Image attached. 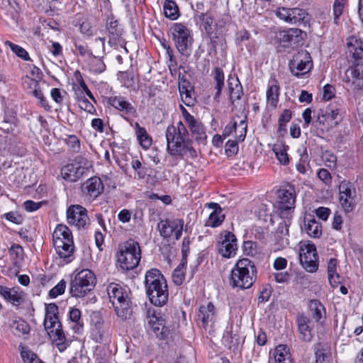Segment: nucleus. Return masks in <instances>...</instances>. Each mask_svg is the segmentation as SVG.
Segmentation results:
<instances>
[{
    "instance_id": "a19ab883",
    "label": "nucleus",
    "mask_w": 363,
    "mask_h": 363,
    "mask_svg": "<svg viewBox=\"0 0 363 363\" xmlns=\"http://www.w3.org/2000/svg\"><path fill=\"white\" fill-rule=\"evenodd\" d=\"M305 230L310 237L319 238L322 234L321 225L315 219L305 220Z\"/></svg>"
},
{
    "instance_id": "13d9d810",
    "label": "nucleus",
    "mask_w": 363,
    "mask_h": 363,
    "mask_svg": "<svg viewBox=\"0 0 363 363\" xmlns=\"http://www.w3.org/2000/svg\"><path fill=\"white\" fill-rule=\"evenodd\" d=\"M347 0H335L333 4L334 21L337 23L338 18L342 15Z\"/></svg>"
},
{
    "instance_id": "423d86ee",
    "label": "nucleus",
    "mask_w": 363,
    "mask_h": 363,
    "mask_svg": "<svg viewBox=\"0 0 363 363\" xmlns=\"http://www.w3.org/2000/svg\"><path fill=\"white\" fill-rule=\"evenodd\" d=\"M140 247L139 244L129 240L124 243L118 253V262L124 270H131L135 268L141 259Z\"/></svg>"
},
{
    "instance_id": "de8ad7c7",
    "label": "nucleus",
    "mask_w": 363,
    "mask_h": 363,
    "mask_svg": "<svg viewBox=\"0 0 363 363\" xmlns=\"http://www.w3.org/2000/svg\"><path fill=\"white\" fill-rule=\"evenodd\" d=\"M213 79L216 82L215 89L216 93L215 98L219 97L224 86V73L220 67H215L213 70Z\"/></svg>"
},
{
    "instance_id": "338daca9",
    "label": "nucleus",
    "mask_w": 363,
    "mask_h": 363,
    "mask_svg": "<svg viewBox=\"0 0 363 363\" xmlns=\"http://www.w3.org/2000/svg\"><path fill=\"white\" fill-rule=\"evenodd\" d=\"M318 177L325 185H330L332 177L330 173L326 169H320L318 172Z\"/></svg>"
},
{
    "instance_id": "58836bf2",
    "label": "nucleus",
    "mask_w": 363,
    "mask_h": 363,
    "mask_svg": "<svg viewBox=\"0 0 363 363\" xmlns=\"http://www.w3.org/2000/svg\"><path fill=\"white\" fill-rule=\"evenodd\" d=\"M135 134L140 145L144 149H148L152 145V138L147 134L145 128L140 126L138 123H135Z\"/></svg>"
},
{
    "instance_id": "49530a36",
    "label": "nucleus",
    "mask_w": 363,
    "mask_h": 363,
    "mask_svg": "<svg viewBox=\"0 0 363 363\" xmlns=\"http://www.w3.org/2000/svg\"><path fill=\"white\" fill-rule=\"evenodd\" d=\"M13 333L18 336L27 335L30 332V326L22 319L13 320L11 325Z\"/></svg>"
},
{
    "instance_id": "dca6fc26",
    "label": "nucleus",
    "mask_w": 363,
    "mask_h": 363,
    "mask_svg": "<svg viewBox=\"0 0 363 363\" xmlns=\"http://www.w3.org/2000/svg\"><path fill=\"white\" fill-rule=\"evenodd\" d=\"M87 161L82 159V161H75L74 163L67 164L61 169V176L63 179L74 182L79 180L86 172Z\"/></svg>"
},
{
    "instance_id": "c03bdc74",
    "label": "nucleus",
    "mask_w": 363,
    "mask_h": 363,
    "mask_svg": "<svg viewBox=\"0 0 363 363\" xmlns=\"http://www.w3.org/2000/svg\"><path fill=\"white\" fill-rule=\"evenodd\" d=\"M118 23L117 21L111 20L107 24L108 35L109 37L108 43L112 45L116 43V41L119 38L121 35V30L118 27Z\"/></svg>"
},
{
    "instance_id": "3c124183",
    "label": "nucleus",
    "mask_w": 363,
    "mask_h": 363,
    "mask_svg": "<svg viewBox=\"0 0 363 363\" xmlns=\"http://www.w3.org/2000/svg\"><path fill=\"white\" fill-rule=\"evenodd\" d=\"M291 16L292 20L291 24H300L301 23H306L308 13L302 9L292 8Z\"/></svg>"
},
{
    "instance_id": "9d476101",
    "label": "nucleus",
    "mask_w": 363,
    "mask_h": 363,
    "mask_svg": "<svg viewBox=\"0 0 363 363\" xmlns=\"http://www.w3.org/2000/svg\"><path fill=\"white\" fill-rule=\"evenodd\" d=\"M289 66L294 76L303 75L308 73L312 67L311 57L307 51L301 50L293 56Z\"/></svg>"
},
{
    "instance_id": "4c0bfd02",
    "label": "nucleus",
    "mask_w": 363,
    "mask_h": 363,
    "mask_svg": "<svg viewBox=\"0 0 363 363\" xmlns=\"http://www.w3.org/2000/svg\"><path fill=\"white\" fill-rule=\"evenodd\" d=\"M191 130V134L195 136V139L198 141H203L206 138L205 129L202 123L194 118L193 121L187 123Z\"/></svg>"
},
{
    "instance_id": "9b49d317",
    "label": "nucleus",
    "mask_w": 363,
    "mask_h": 363,
    "mask_svg": "<svg viewBox=\"0 0 363 363\" xmlns=\"http://www.w3.org/2000/svg\"><path fill=\"white\" fill-rule=\"evenodd\" d=\"M339 200L345 212H351L357 204L356 190L350 182L343 180L339 185Z\"/></svg>"
},
{
    "instance_id": "f3484780",
    "label": "nucleus",
    "mask_w": 363,
    "mask_h": 363,
    "mask_svg": "<svg viewBox=\"0 0 363 363\" xmlns=\"http://www.w3.org/2000/svg\"><path fill=\"white\" fill-rule=\"evenodd\" d=\"M279 209L282 216L288 217L291 211L294 208L296 201V191L294 186L282 188L279 191Z\"/></svg>"
},
{
    "instance_id": "6ab92c4d",
    "label": "nucleus",
    "mask_w": 363,
    "mask_h": 363,
    "mask_svg": "<svg viewBox=\"0 0 363 363\" xmlns=\"http://www.w3.org/2000/svg\"><path fill=\"white\" fill-rule=\"evenodd\" d=\"M214 30L208 33L210 38L211 44L214 50L218 46L224 47L226 44L225 34L227 31L226 22L223 20H219L214 24Z\"/></svg>"
},
{
    "instance_id": "4d7b16f0",
    "label": "nucleus",
    "mask_w": 363,
    "mask_h": 363,
    "mask_svg": "<svg viewBox=\"0 0 363 363\" xmlns=\"http://www.w3.org/2000/svg\"><path fill=\"white\" fill-rule=\"evenodd\" d=\"M291 118V112L289 109H284L282 113L279 117V131L285 130V126L287 123L290 121Z\"/></svg>"
},
{
    "instance_id": "79ce46f5",
    "label": "nucleus",
    "mask_w": 363,
    "mask_h": 363,
    "mask_svg": "<svg viewBox=\"0 0 363 363\" xmlns=\"http://www.w3.org/2000/svg\"><path fill=\"white\" fill-rule=\"evenodd\" d=\"M69 318L74 323L73 330L77 333H81L83 330L84 323L81 320V311L79 309L72 308L69 312Z\"/></svg>"
},
{
    "instance_id": "a18cd8bd",
    "label": "nucleus",
    "mask_w": 363,
    "mask_h": 363,
    "mask_svg": "<svg viewBox=\"0 0 363 363\" xmlns=\"http://www.w3.org/2000/svg\"><path fill=\"white\" fill-rule=\"evenodd\" d=\"M289 226V223L284 220L279 224L276 230L275 237L281 245L288 243Z\"/></svg>"
},
{
    "instance_id": "8fccbe9b",
    "label": "nucleus",
    "mask_w": 363,
    "mask_h": 363,
    "mask_svg": "<svg viewBox=\"0 0 363 363\" xmlns=\"http://www.w3.org/2000/svg\"><path fill=\"white\" fill-rule=\"evenodd\" d=\"M90 57L91 60L89 65L90 71L96 74H100L105 71L106 65L101 57H96L93 55Z\"/></svg>"
},
{
    "instance_id": "7ed1b4c3",
    "label": "nucleus",
    "mask_w": 363,
    "mask_h": 363,
    "mask_svg": "<svg viewBox=\"0 0 363 363\" xmlns=\"http://www.w3.org/2000/svg\"><path fill=\"white\" fill-rule=\"evenodd\" d=\"M257 267L247 258L239 259L231 269L230 285L240 289H250L257 279Z\"/></svg>"
},
{
    "instance_id": "6e6552de",
    "label": "nucleus",
    "mask_w": 363,
    "mask_h": 363,
    "mask_svg": "<svg viewBox=\"0 0 363 363\" xmlns=\"http://www.w3.org/2000/svg\"><path fill=\"white\" fill-rule=\"evenodd\" d=\"M299 260L302 267L308 272H314L318 269V255L315 245L303 244L300 247Z\"/></svg>"
},
{
    "instance_id": "b1692460",
    "label": "nucleus",
    "mask_w": 363,
    "mask_h": 363,
    "mask_svg": "<svg viewBox=\"0 0 363 363\" xmlns=\"http://www.w3.org/2000/svg\"><path fill=\"white\" fill-rule=\"evenodd\" d=\"M296 323L299 338L304 342H311L313 337L312 328L310 326L311 320L306 315L301 314L297 316Z\"/></svg>"
},
{
    "instance_id": "bf43d9fd",
    "label": "nucleus",
    "mask_w": 363,
    "mask_h": 363,
    "mask_svg": "<svg viewBox=\"0 0 363 363\" xmlns=\"http://www.w3.org/2000/svg\"><path fill=\"white\" fill-rule=\"evenodd\" d=\"M65 143L69 147L70 150L77 152L80 149V143L78 138L74 135H68L65 139Z\"/></svg>"
},
{
    "instance_id": "37998d69",
    "label": "nucleus",
    "mask_w": 363,
    "mask_h": 363,
    "mask_svg": "<svg viewBox=\"0 0 363 363\" xmlns=\"http://www.w3.org/2000/svg\"><path fill=\"white\" fill-rule=\"evenodd\" d=\"M18 120L15 116H6L4 120L0 122V129L6 133L13 134L17 126Z\"/></svg>"
},
{
    "instance_id": "5fc2aeb1",
    "label": "nucleus",
    "mask_w": 363,
    "mask_h": 363,
    "mask_svg": "<svg viewBox=\"0 0 363 363\" xmlns=\"http://www.w3.org/2000/svg\"><path fill=\"white\" fill-rule=\"evenodd\" d=\"M247 130V116H245L244 119L241 120L239 124H237V134H235V139L240 142L244 141L246 137Z\"/></svg>"
},
{
    "instance_id": "5701e85b",
    "label": "nucleus",
    "mask_w": 363,
    "mask_h": 363,
    "mask_svg": "<svg viewBox=\"0 0 363 363\" xmlns=\"http://www.w3.org/2000/svg\"><path fill=\"white\" fill-rule=\"evenodd\" d=\"M106 291L113 306L130 298L128 291L118 284L111 283Z\"/></svg>"
},
{
    "instance_id": "a878e982",
    "label": "nucleus",
    "mask_w": 363,
    "mask_h": 363,
    "mask_svg": "<svg viewBox=\"0 0 363 363\" xmlns=\"http://www.w3.org/2000/svg\"><path fill=\"white\" fill-rule=\"evenodd\" d=\"M0 296L13 305L18 306L23 302V293L16 288L0 285Z\"/></svg>"
},
{
    "instance_id": "6e6d98bb",
    "label": "nucleus",
    "mask_w": 363,
    "mask_h": 363,
    "mask_svg": "<svg viewBox=\"0 0 363 363\" xmlns=\"http://www.w3.org/2000/svg\"><path fill=\"white\" fill-rule=\"evenodd\" d=\"M292 8L279 7L276 11V16L281 20L291 23Z\"/></svg>"
},
{
    "instance_id": "e433bc0d",
    "label": "nucleus",
    "mask_w": 363,
    "mask_h": 363,
    "mask_svg": "<svg viewBox=\"0 0 363 363\" xmlns=\"http://www.w3.org/2000/svg\"><path fill=\"white\" fill-rule=\"evenodd\" d=\"M270 85L267 91V103L272 107H276L279 101V86L273 79L269 81Z\"/></svg>"
},
{
    "instance_id": "680f3d73",
    "label": "nucleus",
    "mask_w": 363,
    "mask_h": 363,
    "mask_svg": "<svg viewBox=\"0 0 363 363\" xmlns=\"http://www.w3.org/2000/svg\"><path fill=\"white\" fill-rule=\"evenodd\" d=\"M242 250L245 254L249 256H255L257 252V244L252 241H245L242 245Z\"/></svg>"
},
{
    "instance_id": "e2e57ef3",
    "label": "nucleus",
    "mask_w": 363,
    "mask_h": 363,
    "mask_svg": "<svg viewBox=\"0 0 363 363\" xmlns=\"http://www.w3.org/2000/svg\"><path fill=\"white\" fill-rule=\"evenodd\" d=\"M237 139L235 140H229L225 144V152L228 156H233L238 153V143Z\"/></svg>"
},
{
    "instance_id": "39448f33",
    "label": "nucleus",
    "mask_w": 363,
    "mask_h": 363,
    "mask_svg": "<svg viewBox=\"0 0 363 363\" xmlns=\"http://www.w3.org/2000/svg\"><path fill=\"white\" fill-rule=\"evenodd\" d=\"M96 278L94 273L88 269L77 272L71 281L69 292L72 297L83 298L95 287Z\"/></svg>"
},
{
    "instance_id": "f704fd0d",
    "label": "nucleus",
    "mask_w": 363,
    "mask_h": 363,
    "mask_svg": "<svg viewBox=\"0 0 363 363\" xmlns=\"http://www.w3.org/2000/svg\"><path fill=\"white\" fill-rule=\"evenodd\" d=\"M309 308L311 311L312 317L316 322L324 320L326 318V311L324 306L320 301L313 299L309 303Z\"/></svg>"
},
{
    "instance_id": "393cba45",
    "label": "nucleus",
    "mask_w": 363,
    "mask_h": 363,
    "mask_svg": "<svg viewBox=\"0 0 363 363\" xmlns=\"http://www.w3.org/2000/svg\"><path fill=\"white\" fill-rule=\"evenodd\" d=\"M108 104L117 110L129 116H134L136 113L135 107L121 96L108 98Z\"/></svg>"
},
{
    "instance_id": "7c9ffc66",
    "label": "nucleus",
    "mask_w": 363,
    "mask_h": 363,
    "mask_svg": "<svg viewBox=\"0 0 363 363\" xmlns=\"http://www.w3.org/2000/svg\"><path fill=\"white\" fill-rule=\"evenodd\" d=\"M215 307L212 303H208L206 306H201L197 315L198 321H201L202 326L206 328L209 323H212L215 318Z\"/></svg>"
},
{
    "instance_id": "412c9836",
    "label": "nucleus",
    "mask_w": 363,
    "mask_h": 363,
    "mask_svg": "<svg viewBox=\"0 0 363 363\" xmlns=\"http://www.w3.org/2000/svg\"><path fill=\"white\" fill-rule=\"evenodd\" d=\"M82 190L90 199L94 200L104 191V184L100 178L93 177L82 184Z\"/></svg>"
},
{
    "instance_id": "f8f14e48",
    "label": "nucleus",
    "mask_w": 363,
    "mask_h": 363,
    "mask_svg": "<svg viewBox=\"0 0 363 363\" xmlns=\"http://www.w3.org/2000/svg\"><path fill=\"white\" fill-rule=\"evenodd\" d=\"M67 219L69 225L77 229H85L89 225L87 210L80 205H72L67 208Z\"/></svg>"
},
{
    "instance_id": "09e8293b",
    "label": "nucleus",
    "mask_w": 363,
    "mask_h": 363,
    "mask_svg": "<svg viewBox=\"0 0 363 363\" xmlns=\"http://www.w3.org/2000/svg\"><path fill=\"white\" fill-rule=\"evenodd\" d=\"M164 13L165 17L175 20L179 17V9L173 1L167 0L164 4Z\"/></svg>"
},
{
    "instance_id": "052dcab7",
    "label": "nucleus",
    "mask_w": 363,
    "mask_h": 363,
    "mask_svg": "<svg viewBox=\"0 0 363 363\" xmlns=\"http://www.w3.org/2000/svg\"><path fill=\"white\" fill-rule=\"evenodd\" d=\"M65 289L66 281L64 279H62L55 286H54L49 291V296L51 298H56L57 296L64 294Z\"/></svg>"
},
{
    "instance_id": "ddd939ff",
    "label": "nucleus",
    "mask_w": 363,
    "mask_h": 363,
    "mask_svg": "<svg viewBox=\"0 0 363 363\" xmlns=\"http://www.w3.org/2000/svg\"><path fill=\"white\" fill-rule=\"evenodd\" d=\"M302 35L303 31L298 28H288L277 32L275 40L278 50L281 51V48H288L293 45L298 44L303 40Z\"/></svg>"
},
{
    "instance_id": "f03ea898",
    "label": "nucleus",
    "mask_w": 363,
    "mask_h": 363,
    "mask_svg": "<svg viewBox=\"0 0 363 363\" xmlns=\"http://www.w3.org/2000/svg\"><path fill=\"white\" fill-rule=\"evenodd\" d=\"M145 287L152 304L160 307L167 303L169 297L168 286L159 269L152 268L146 272Z\"/></svg>"
},
{
    "instance_id": "1a4fd4ad",
    "label": "nucleus",
    "mask_w": 363,
    "mask_h": 363,
    "mask_svg": "<svg viewBox=\"0 0 363 363\" xmlns=\"http://www.w3.org/2000/svg\"><path fill=\"white\" fill-rule=\"evenodd\" d=\"M90 333L96 342L101 343L109 339L108 326L99 313L94 312L91 315Z\"/></svg>"
},
{
    "instance_id": "864d4df0",
    "label": "nucleus",
    "mask_w": 363,
    "mask_h": 363,
    "mask_svg": "<svg viewBox=\"0 0 363 363\" xmlns=\"http://www.w3.org/2000/svg\"><path fill=\"white\" fill-rule=\"evenodd\" d=\"M4 44L7 46H9L11 50L19 57L23 59V60H30L29 55L28 52L23 48L22 47L16 45L11 41L6 40Z\"/></svg>"
},
{
    "instance_id": "603ef678",
    "label": "nucleus",
    "mask_w": 363,
    "mask_h": 363,
    "mask_svg": "<svg viewBox=\"0 0 363 363\" xmlns=\"http://www.w3.org/2000/svg\"><path fill=\"white\" fill-rule=\"evenodd\" d=\"M21 356L24 363H44L38 357L27 347H23L21 351Z\"/></svg>"
},
{
    "instance_id": "f257e3e1",
    "label": "nucleus",
    "mask_w": 363,
    "mask_h": 363,
    "mask_svg": "<svg viewBox=\"0 0 363 363\" xmlns=\"http://www.w3.org/2000/svg\"><path fill=\"white\" fill-rule=\"evenodd\" d=\"M167 151L172 156L183 158L189 153L192 158L197 156L192 146L189 132L182 121L177 126L170 125L166 130Z\"/></svg>"
},
{
    "instance_id": "aec40b11",
    "label": "nucleus",
    "mask_w": 363,
    "mask_h": 363,
    "mask_svg": "<svg viewBox=\"0 0 363 363\" xmlns=\"http://www.w3.org/2000/svg\"><path fill=\"white\" fill-rule=\"evenodd\" d=\"M362 65L357 63L349 68L345 74L344 82L350 84L354 89H359L363 87V70Z\"/></svg>"
},
{
    "instance_id": "0e129e2a",
    "label": "nucleus",
    "mask_w": 363,
    "mask_h": 363,
    "mask_svg": "<svg viewBox=\"0 0 363 363\" xmlns=\"http://www.w3.org/2000/svg\"><path fill=\"white\" fill-rule=\"evenodd\" d=\"M9 254L13 259H22L23 250L19 245L14 244L9 249Z\"/></svg>"
},
{
    "instance_id": "bb28decb",
    "label": "nucleus",
    "mask_w": 363,
    "mask_h": 363,
    "mask_svg": "<svg viewBox=\"0 0 363 363\" xmlns=\"http://www.w3.org/2000/svg\"><path fill=\"white\" fill-rule=\"evenodd\" d=\"M207 206L208 208L213 210L209 215L207 225L216 228L221 225L225 219V215L223 213V210L220 205L217 203L211 202L207 203Z\"/></svg>"
},
{
    "instance_id": "774afa93",
    "label": "nucleus",
    "mask_w": 363,
    "mask_h": 363,
    "mask_svg": "<svg viewBox=\"0 0 363 363\" xmlns=\"http://www.w3.org/2000/svg\"><path fill=\"white\" fill-rule=\"evenodd\" d=\"M79 106L82 110L90 113L95 111L94 106L85 97H82L79 99Z\"/></svg>"
},
{
    "instance_id": "ea45409f",
    "label": "nucleus",
    "mask_w": 363,
    "mask_h": 363,
    "mask_svg": "<svg viewBox=\"0 0 363 363\" xmlns=\"http://www.w3.org/2000/svg\"><path fill=\"white\" fill-rule=\"evenodd\" d=\"M289 350L286 345H279L275 348L274 360L276 363H291Z\"/></svg>"
},
{
    "instance_id": "20e7f679",
    "label": "nucleus",
    "mask_w": 363,
    "mask_h": 363,
    "mask_svg": "<svg viewBox=\"0 0 363 363\" xmlns=\"http://www.w3.org/2000/svg\"><path fill=\"white\" fill-rule=\"evenodd\" d=\"M52 242L55 252L62 264L74 259V245L71 230L65 225H57L52 233Z\"/></svg>"
},
{
    "instance_id": "72a5a7b5",
    "label": "nucleus",
    "mask_w": 363,
    "mask_h": 363,
    "mask_svg": "<svg viewBox=\"0 0 363 363\" xmlns=\"http://www.w3.org/2000/svg\"><path fill=\"white\" fill-rule=\"evenodd\" d=\"M195 18L199 23L203 26L206 33H211L214 30L213 28L214 24V18L211 12H199L197 11Z\"/></svg>"
},
{
    "instance_id": "4468645a",
    "label": "nucleus",
    "mask_w": 363,
    "mask_h": 363,
    "mask_svg": "<svg viewBox=\"0 0 363 363\" xmlns=\"http://www.w3.org/2000/svg\"><path fill=\"white\" fill-rule=\"evenodd\" d=\"M183 228L184 220L181 218L162 220L157 224L160 235L166 238L174 236L176 240H179Z\"/></svg>"
},
{
    "instance_id": "c756f323",
    "label": "nucleus",
    "mask_w": 363,
    "mask_h": 363,
    "mask_svg": "<svg viewBox=\"0 0 363 363\" xmlns=\"http://www.w3.org/2000/svg\"><path fill=\"white\" fill-rule=\"evenodd\" d=\"M347 50L350 55L355 60L363 58V42L355 36L347 38Z\"/></svg>"
},
{
    "instance_id": "69168bd1",
    "label": "nucleus",
    "mask_w": 363,
    "mask_h": 363,
    "mask_svg": "<svg viewBox=\"0 0 363 363\" xmlns=\"http://www.w3.org/2000/svg\"><path fill=\"white\" fill-rule=\"evenodd\" d=\"M185 277L184 269L177 267L172 273V280L174 283L179 286L182 284Z\"/></svg>"
},
{
    "instance_id": "2eb2a0df",
    "label": "nucleus",
    "mask_w": 363,
    "mask_h": 363,
    "mask_svg": "<svg viewBox=\"0 0 363 363\" xmlns=\"http://www.w3.org/2000/svg\"><path fill=\"white\" fill-rule=\"evenodd\" d=\"M148 323L152 332L156 337L160 340L165 339L169 333V330L166 327V318L162 313L161 309L148 311Z\"/></svg>"
},
{
    "instance_id": "a211bd4d",
    "label": "nucleus",
    "mask_w": 363,
    "mask_h": 363,
    "mask_svg": "<svg viewBox=\"0 0 363 363\" xmlns=\"http://www.w3.org/2000/svg\"><path fill=\"white\" fill-rule=\"evenodd\" d=\"M219 253L224 257L234 256L238 250L237 238L231 232L225 233L223 240L218 244Z\"/></svg>"
},
{
    "instance_id": "2f4dec72",
    "label": "nucleus",
    "mask_w": 363,
    "mask_h": 363,
    "mask_svg": "<svg viewBox=\"0 0 363 363\" xmlns=\"http://www.w3.org/2000/svg\"><path fill=\"white\" fill-rule=\"evenodd\" d=\"M58 307L55 303H50L46 306L45 315L44 320L45 329L53 328L55 325H57L60 320L57 317Z\"/></svg>"
},
{
    "instance_id": "0eeeda50",
    "label": "nucleus",
    "mask_w": 363,
    "mask_h": 363,
    "mask_svg": "<svg viewBox=\"0 0 363 363\" xmlns=\"http://www.w3.org/2000/svg\"><path fill=\"white\" fill-rule=\"evenodd\" d=\"M172 29L177 50L182 55L189 56L191 47L190 30L182 23H175Z\"/></svg>"
},
{
    "instance_id": "c9c22d12",
    "label": "nucleus",
    "mask_w": 363,
    "mask_h": 363,
    "mask_svg": "<svg viewBox=\"0 0 363 363\" xmlns=\"http://www.w3.org/2000/svg\"><path fill=\"white\" fill-rule=\"evenodd\" d=\"M315 360L314 363H329L330 346L327 343L318 342L315 345Z\"/></svg>"
},
{
    "instance_id": "cd10ccee",
    "label": "nucleus",
    "mask_w": 363,
    "mask_h": 363,
    "mask_svg": "<svg viewBox=\"0 0 363 363\" xmlns=\"http://www.w3.org/2000/svg\"><path fill=\"white\" fill-rule=\"evenodd\" d=\"M321 114H318L315 121L319 125H325V122L328 121L333 122L335 125H337L341 120V113L337 108L329 107L324 111H321Z\"/></svg>"
},
{
    "instance_id": "473e14b6",
    "label": "nucleus",
    "mask_w": 363,
    "mask_h": 363,
    "mask_svg": "<svg viewBox=\"0 0 363 363\" xmlns=\"http://www.w3.org/2000/svg\"><path fill=\"white\" fill-rule=\"evenodd\" d=\"M115 312L122 320L130 319L133 314V306L130 298L117 303L113 306Z\"/></svg>"
},
{
    "instance_id": "c85d7f7f",
    "label": "nucleus",
    "mask_w": 363,
    "mask_h": 363,
    "mask_svg": "<svg viewBox=\"0 0 363 363\" xmlns=\"http://www.w3.org/2000/svg\"><path fill=\"white\" fill-rule=\"evenodd\" d=\"M179 90L182 102L187 106H192L195 103L193 88L189 82L186 79L180 81L179 83Z\"/></svg>"
},
{
    "instance_id": "4be33fe9",
    "label": "nucleus",
    "mask_w": 363,
    "mask_h": 363,
    "mask_svg": "<svg viewBox=\"0 0 363 363\" xmlns=\"http://www.w3.org/2000/svg\"><path fill=\"white\" fill-rule=\"evenodd\" d=\"M45 330L59 351L63 352L65 350L69 345V342L62 329L60 322L57 325H55L53 328H49Z\"/></svg>"
}]
</instances>
